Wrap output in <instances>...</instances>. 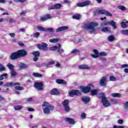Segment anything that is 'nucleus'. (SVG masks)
Returning a JSON list of instances; mask_svg holds the SVG:
<instances>
[{
  "instance_id": "64",
  "label": "nucleus",
  "mask_w": 128,
  "mask_h": 128,
  "mask_svg": "<svg viewBox=\"0 0 128 128\" xmlns=\"http://www.w3.org/2000/svg\"><path fill=\"white\" fill-rule=\"evenodd\" d=\"M28 110L29 112H34V110L32 108H28Z\"/></svg>"
},
{
  "instance_id": "50",
  "label": "nucleus",
  "mask_w": 128,
  "mask_h": 128,
  "mask_svg": "<svg viewBox=\"0 0 128 128\" xmlns=\"http://www.w3.org/2000/svg\"><path fill=\"white\" fill-rule=\"evenodd\" d=\"M2 70H6V68H4V65L0 64V72H2Z\"/></svg>"
},
{
  "instance_id": "17",
  "label": "nucleus",
  "mask_w": 128,
  "mask_h": 128,
  "mask_svg": "<svg viewBox=\"0 0 128 128\" xmlns=\"http://www.w3.org/2000/svg\"><path fill=\"white\" fill-rule=\"evenodd\" d=\"M52 18V16L50 14H46L45 16H42L40 17V20L42 22H45V20H50Z\"/></svg>"
},
{
  "instance_id": "5",
  "label": "nucleus",
  "mask_w": 128,
  "mask_h": 128,
  "mask_svg": "<svg viewBox=\"0 0 128 128\" xmlns=\"http://www.w3.org/2000/svg\"><path fill=\"white\" fill-rule=\"evenodd\" d=\"M106 14L108 16H112V14L110 12L106 10H98L94 13V16H96V14Z\"/></svg>"
},
{
  "instance_id": "57",
  "label": "nucleus",
  "mask_w": 128,
  "mask_h": 128,
  "mask_svg": "<svg viewBox=\"0 0 128 128\" xmlns=\"http://www.w3.org/2000/svg\"><path fill=\"white\" fill-rule=\"evenodd\" d=\"M9 36H10L11 38H14V36H16V34H14V33H10L9 34Z\"/></svg>"
},
{
  "instance_id": "25",
  "label": "nucleus",
  "mask_w": 128,
  "mask_h": 128,
  "mask_svg": "<svg viewBox=\"0 0 128 128\" xmlns=\"http://www.w3.org/2000/svg\"><path fill=\"white\" fill-rule=\"evenodd\" d=\"M128 21H123L121 22V26L122 28H128Z\"/></svg>"
},
{
  "instance_id": "23",
  "label": "nucleus",
  "mask_w": 128,
  "mask_h": 128,
  "mask_svg": "<svg viewBox=\"0 0 128 128\" xmlns=\"http://www.w3.org/2000/svg\"><path fill=\"white\" fill-rule=\"evenodd\" d=\"M62 48V45H60V44L58 45V48L57 49L58 52V54H62V52H64V50L62 48Z\"/></svg>"
},
{
  "instance_id": "27",
  "label": "nucleus",
  "mask_w": 128,
  "mask_h": 128,
  "mask_svg": "<svg viewBox=\"0 0 128 128\" xmlns=\"http://www.w3.org/2000/svg\"><path fill=\"white\" fill-rule=\"evenodd\" d=\"M80 53V51L78 49H74L71 52V54H74L75 56H76V54H79Z\"/></svg>"
},
{
  "instance_id": "24",
  "label": "nucleus",
  "mask_w": 128,
  "mask_h": 128,
  "mask_svg": "<svg viewBox=\"0 0 128 128\" xmlns=\"http://www.w3.org/2000/svg\"><path fill=\"white\" fill-rule=\"evenodd\" d=\"M42 108H50V106H54L52 105L48 104V102H44L42 104Z\"/></svg>"
},
{
  "instance_id": "40",
  "label": "nucleus",
  "mask_w": 128,
  "mask_h": 128,
  "mask_svg": "<svg viewBox=\"0 0 128 128\" xmlns=\"http://www.w3.org/2000/svg\"><path fill=\"white\" fill-rule=\"evenodd\" d=\"M32 76H36V78H42V74L36 72H34L32 74Z\"/></svg>"
},
{
  "instance_id": "18",
  "label": "nucleus",
  "mask_w": 128,
  "mask_h": 128,
  "mask_svg": "<svg viewBox=\"0 0 128 128\" xmlns=\"http://www.w3.org/2000/svg\"><path fill=\"white\" fill-rule=\"evenodd\" d=\"M66 30H68V26H63L59 27L56 30V32H60Z\"/></svg>"
},
{
  "instance_id": "22",
  "label": "nucleus",
  "mask_w": 128,
  "mask_h": 128,
  "mask_svg": "<svg viewBox=\"0 0 128 128\" xmlns=\"http://www.w3.org/2000/svg\"><path fill=\"white\" fill-rule=\"evenodd\" d=\"M6 86H20V83L6 82Z\"/></svg>"
},
{
  "instance_id": "28",
  "label": "nucleus",
  "mask_w": 128,
  "mask_h": 128,
  "mask_svg": "<svg viewBox=\"0 0 128 128\" xmlns=\"http://www.w3.org/2000/svg\"><path fill=\"white\" fill-rule=\"evenodd\" d=\"M25 68H28V66L24 63H20L19 65L20 70H24Z\"/></svg>"
},
{
  "instance_id": "1",
  "label": "nucleus",
  "mask_w": 128,
  "mask_h": 128,
  "mask_svg": "<svg viewBox=\"0 0 128 128\" xmlns=\"http://www.w3.org/2000/svg\"><path fill=\"white\" fill-rule=\"evenodd\" d=\"M98 26V24L96 22H92L89 24H84L82 28L84 30H88V32L90 33L94 32H96V26Z\"/></svg>"
},
{
  "instance_id": "16",
  "label": "nucleus",
  "mask_w": 128,
  "mask_h": 128,
  "mask_svg": "<svg viewBox=\"0 0 128 128\" xmlns=\"http://www.w3.org/2000/svg\"><path fill=\"white\" fill-rule=\"evenodd\" d=\"M50 110H54V106H51L50 107L44 108L43 109V112L46 114H48Z\"/></svg>"
},
{
  "instance_id": "58",
  "label": "nucleus",
  "mask_w": 128,
  "mask_h": 128,
  "mask_svg": "<svg viewBox=\"0 0 128 128\" xmlns=\"http://www.w3.org/2000/svg\"><path fill=\"white\" fill-rule=\"evenodd\" d=\"M26 14V11L24 10V11H22L20 13V16H24V14Z\"/></svg>"
},
{
  "instance_id": "48",
  "label": "nucleus",
  "mask_w": 128,
  "mask_h": 128,
  "mask_svg": "<svg viewBox=\"0 0 128 128\" xmlns=\"http://www.w3.org/2000/svg\"><path fill=\"white\" fill-rule=\"evenodd\" d=\"M58 48V46H54L50 48V50H56Z\"/></svg>"
},
{
  "instance_id": "21",
  "label": "nucleus",
  "mask_w": 128,
  "mask_h": 128,
  "mask_svg": "<svg viewBox=\"0 0 128 128\" xmlns=\"http://www.w3.org/2000/svg\"><path fill=\"white\" fill-rule=\"evenodd\" d=\"M82 100L85 104H88V102H90V98L88 96H84L82 98Z\"/></svg>"
},
{
  "instance_id": "26",
  "label": "nucleus",
  "mask_w": 128,
  "mask_h": 128,
  "mask_svg": "<svg viewBox=\"0 0 128 128\" xmlns=\"http://www.w3.org/2000/svg\"><path fill=\"white\" fill-rule=\"evenodd\" d=\"M50 94L52 95L56 96L58 94V91L56 88H54L50 91Z\"/></svg>"
},
{
  "instance_id": "29",
  "label": "nucleus",
  "mask_w": 128,
  "mask_h": 128,
  "mask_svg": "<svg viewBox=\"0 0 128 128\" xmlns=\"http://www.w3.org/2000/svg\"><path fill=\"white\" fill-rule=\"evenodd\" d=\"M58 40H60V38H54L52 39H50L49 40L50 42H52L53 44H56V42H58Z\"/></svg>"
},
{
  "instance_id": "13",
  "label": "nucleus",
  "mask_w": 128,
  "mask_h": 128,
  "mask_svg": "<svg viewBox=\"0 0 128 128\" xmlns=\"http://www.w3.org/2000/svg\"><path fill=\"white\" fill-rule=\"evenodd\" d=\"M88 4H90V1H85L81 3L79 2L76 4V6H79L80 8L86 6H88Z\"/></svg>"
},
{
  "instance_id": "15",
  "label": "nucleus",
  "mask_w": 128,
  "mask_h": 128,
  "mask_svg": "<svg viewBox=\"0 0 128 128\" xmlns=\"http://www.w3.org/2000/svg\"><path fill=\"white\" fill-rule=\"evenodd\" d=\"M106 76H103L100 79V84L101 86H106Z\"/></svg>"
},
{
  "instance_id": "7",
  "label": "nucleus",
  "mask_w": 128,
  "mask_h": 128,
  "mask_svg": "<svg viewBox=\"0 0 128 128\" xmlns=\"http://www.w3.org/2000/svg\"><path fill=\"white\" fill-rule=\"evenodd\" d=\"M62 104H63L64 108V110H66L67 112H68L70 110V101L68 100H65L62 102Z\"/></svg>"
},
{
  "instance_id": "35",
  "label": "nucleus",
  "mask_w": 128,
  "mask_h": 128,
  "mask_svg": "<svg viewBox=\"0 0 128 128\" xmlns=\"http://www.w3.org/2000/svg\"><path fill=\"white\" fill-rule=\"evenodd\" d=\"M112 96L113 98H120L122 96V95L118 93H114L112 94Z\"/></svg>"
},
{
  "instance_id": "38",
  "label": "nucleus",
  "mask_w": 128,
  "mask_h": 128,
  "mask_svg": "<svg viewBox=\"0 0 128 128\" xmlns=\"http://www.w3.org/2000/svg\"><path fill=\"white\" fill-rule=\"evenodd\" d=\"M14 108L15 110H22V106L17 105L14 106Z\"/></svg>"
},
{
  "instance_id": "52",
  "label": "nucleus",
  "mask_w": 128,
  "mask_h": 128,
  "mask_svg": "<svg viewBox=\"0 0 128 128\" xmlns=\"http://www.w3.org/2000/svg\"><path fill=\"white\" fill-rule=\"evenodd\" d=\"M117 124H124V120L122 119L118 120L117 121Z\"/></svg>"
},
{
  "instance_id": "14",
  "label": "nucleus",
  "mask_w": 128,
  "mask_h": 128,
  "mask_svg": "<svg viewBox=\"0 0 128 128\" xmlns=\"http://www.w3.org/2000/svg\"><path fill=\"white\" fill-rule=\"evenodd\" d=\"M10 58H11L12 60H18V58H20L18 51L11 54L10 56Z\"/></svg>"
},
{
  "instance_id": "54",
  "label": "nucleus",
  "mask_w": 128,
  "mask_h": 128,
  "mask_svg": "<svg viewBox=\"0 0 128 128\" xmlns=\"http://www.w3.org/2000/svg\"><path fill=\"white\" fill-rule=\"evenodd\" d=\"M8 22L10 23V24H12V22H16V20H14V18H10L9 20H8Z\"/></svg>"
},
{
  "instance_id": "9",
  "label": "nucleus",
  "mask_w": 128,
  "mask_h": 128,
  "mask_svg": "<svg viewBox=\"0 0 128 128\" xmlns=\"http://www.w3.org/2000/svg\"><path fill=\"white\" fill-rule=\"evenodd\" d=\"M69 96L72 98L74 96H80L82 92L78 90H72L68 92Z\"/></svg>"
},
{
  "instance_id": "47",
  "label": "nucleus",
  "mask_w": 128,
  "mask_h": 128,
  "mask_svg": "<svg viewBox=\"0 0 128 128\" xmlns=\"http://www.w3.org/2000/svg\"><path fill=\"white\" fill-rule=\"evenodd\" d=\"M118 10H126V7H124V6H118Z\"/></svg>"
},
{
  "instance_id": "49",
  "label": "nucleus",
  "mask_w": 128,
  "mask_h": 128,
  "mask_svg": "<svg viewBox=\"0 0 128 128\" xmlns=\"http://www.w3.org/2000/svg\"><path fill=\"white\" fill-rule=\"evenodd\" d=\"M54 29L52 28H46L45 32H54Z\"/></svg>"
},
{
  "instance_id": "11",
  "label": "nucleus",
  "mask_w": 128,
  "mask_h": 128,
  "mask_svg": "<svg viewBox=\"0 0 128 128\" xmlns=\"http://www.w3.org/2000/svg\"><path fill=\"white\" fill-rule=\"evenodd\" d=\"M17 52L18 53V56H19V58H24L28 54V52H26V51L24 50H19L17 51Z\"/></svg>"
},
{
  "instance_id": "31",
  "label": "nucleus",
  "mask_w": 128,
  "mask_h": 128,
  "mask_svg": "<svg viewBox=\"0 0 128 128\" xmlns=\"http://www.w3.org/2000/svg\"><path fill=\"white\" fill-rule=\"evenodd\" d=\"M10 74L11 76H12V78H14V76H16L18 74L16 73V70H11Z\"/></svg>"
},
{
  "instance_id": "60",
  "label": "nucleus",
  "mask_w": 128,
  "mask_h": 128,
  "mask_svg": "<svg viewBox=\"0 0 128 128\" xmlns=\"http://www.w3.org/2000/svg\"><path fill=\"white\" fill-rule=\"evenodd\" d=\"M64 4H70V0H64Z\"/></svg>"
},
{
  "instance_id": "19",
  "label": "nucleus",
  "mask_w": 128,
  "mask_h": 128,
  "mask_svg": "<svg viewBox=\"0 0 128 128\" xmlns=\"http://www.w3.org/2000/svg\"><path fill=\"white\" fill-rule=\"evenodd\" d=\"M79 70H90V67L86 64H82L78 66Z\"/></svg>"
},
{
  "instance_id": "20",
  "label": "nucleus",
  "mask_w": 128,
  "mask_h": 128,
  "mask_svg": "<svg viewBox=\"0 0 128 128\" xmlns=\"http://www.w3.org/2000/svg\"><path fill=\"white\" fill-rule=\"evenodd\" d=\"M65 120L68 122L70 124H76V121H74V120L72 118H65Z\"/></svg>"
},
{
  "instance_id": "43",
  "label": "nucleus",
  "mask_w": 128,
  "mask_h": 128,
  "mask_svg": "<svg viewBox=\"0 0 128 128\" xmlns=\"http://www.w3.org/2000/svg\"><path fill=\"white\" fill-rule=\"evenodd\" d=\"M54 6L55 8V10L56 9H60V8H62V5L60 4H54Z\"/></svg>"
},
{
  "instance_id": "46",
  "label": "nucleus",
  "mask_w": 128,
  "mask_h": 128,
  "mask_svg": "<svg viewBox=\"0 0 128 128\" xmlns=\"http://www.w3.org/2000/svg\"><path fill=\"white\" fill-rule=\"evenodd\" d=\"M110 80V82H116V78L114 76H110L109 78Z\"/></svg>"
},
{
  "instance_id": "3",
  "label": "nucleus",
  "mask_w": 128,
  "mask_h": 128,
  "mask_svg": "<svg viewBox=\"0 0 128 128\" xmlns=\"http://www.w3.org/2000/svg\"><path fill=\"white\" fill-rule=\"evenodd\" d=\"M99 98H102V102L104 106L107 108V106H110V102L106 100V96L104 93H100L99 94Z\"/></svg>"
},
{
  "instance_id": "32",
  "label": "nucleus",
  "mask_w": 128,
  "mask_h": 128,
  "mask_svg": "<svg viewBox=\"0 0 128 128\" xmlns=\"http://www.w3.org/2000/svg\"><path fill=\"white\" fill-rule=\"evenodd\" d=\"M92 96H96L98 92V90H92L90 91Z\"/></svg>"
},
{
  "instance_id": "45",
  "label": "nucleus",
  "mask_w": 128,
  "mask_h": 128,
  "mask_svg": "<svg viewBox=\"0 0 128 128\" xmlns=\"http://www.w3.org/2000/svg\"><path fill=\"white\" fill-rule=\"evenodd\" d=\"M15 90H24V88L20 86H16Z\"/></svg>"
},
{
  "instance_id": "55",
  "label": "nucleus",
  "mask_w": 128,
  "mask_h": 128,
  "mask_svg": "<svg viewBox=\"0 0 128 128\" xmlns=\"http://www.w3.org/2000/svg\"><path fill=\"white\" fill-rule=\"evenodd\" d=\"M128 68V64H124L121 66V68Z\"/></svg>"
},
{
  "instance_id": "34",
  "label": "nucleus",
  "mask_w": 128,
  "mask_h": 128,
  "mask_svg": "<svg viewBox=\"0 0 128 128\" xmlns=\"http://www.w3.org/2000/svg\"><path fill=\"white\" fill-rule=\"evenodd\" d=\"M56 82L57 84H66V82H64V80H60V79L57 80H56Z\"/></svg>"
},
{
  "instance_id": "42",
  "label": "nucleus",
  "mask_w": 128,
  "mask_h": 128,
  "mask_svg": "<svg viewBox=\"0 0 128 128\" xmlns=\"http://www.w3.org/2000/svg\"><path fill=\"white\" fill-rule=\"evenodd\" d=\"M120 32L122 34H124L125 36H128V30H121Z\"/></svg>"
},
{
  "instance_id": "4",
  "label": "nucleus",
  "mask_w": 128,
  "mask_h": 128,
  "mask_svg": "<svg viewBox=\"0 0 128 128\" xmlns=\"http://www.w3.org/2000/svg\"><path fill=\"white\" fill-rule=\"evenodd\" d=\"M94 86L92 84H90L86 86H81L80 87V90L82 91V92L84 94H88L92 88H94Z\"/></svg>"
},
{
  "instance_id": "2",
  "label": "nucleus",
  "mask_w": 128,
  "mask_h": 128,
  "mask_svg": "<svg viewBox=\"0 0 128 128\" xmlns=\"http://www.w3.org/2000/svg\"><path fill=\"white\" fill-rule=\"evenodd\" d=\"M92 52L94 54H90V56L94 58H98V56H108V53L106 52H101L98 53V50L96 49H94Z\"/></svg>"
},
{
  "instance_id": "61",
  "label": "nucleus",
  "mask_w": 128,
  "mask_h": 128,
  "mask_svg": "<svg viewBox=\"0 0 128 128\" xmlns=\"http://www.w3.org/2000/svg\"><path fill=\"white\" fill-rule=\"evenodd\" d=\"M81 118H86V114L82 113L81 114Z\"/></svg>"
},
{
  "instance_id": "56",
  "label": "nucleus",
  "mask_w": 128,
  "mask_h": 128,
  "mask_svg": "<svg viewBox=\"0 0 128 128\" xmlns=\"http://www.w3.org/2000/svg\"><path fill=\"white\" fill-rule=\"evenodd\" d=\"M113 128H124V126H114Z\"/></svg>"
},
{
  "instance_id": "51",
  "label": "nucleus",
  "mask_w": 128,
  "mask_h": 128,
  "mask_svg": "<svg viewBox=\"0 0 128 128\" xmlns=\"http://www.w3.org/2000/svg\"><path fill=\"white\" fill-rule=\"evenodd\" d=\"M128 102L124 104V110H128Z\"/></svg>"
},
{
  "instance_id": "44",
  "label": "nucleus",
  "mask_w": 128,
  "mask_h": 128,
  "mask_svg": "<svg viewBox=\"0 0 128 128\" xmlns=\"http://www.w3.org/2000/svg\"><path fill=\"white\" fill-rule=\"evenodd\" d=\"M40 32H36L34 33L33 36L35 38H38V36H40Z\"/></svg>"
},
{
  "instance_id": "8",
  "label": "nucleus",
  "mask_w": 128,
  "mask_h": 128,
  "mask_svg": "<svg viewBox=\"0 0 128 128\" xmlns=\"http://www.w3.org/2000/svg\"><path fill=\"white\" fill-rule=\"evenodd\" d=\"M34 86L38 90H44V83L42 82H36L34 84Z\"/></svg>"
},
{
  "instance_id": "39",
  "label": "nucleus",
  "mask_w": 128,
  "mask_h": 128,
  "mask_svg": "<svg viewBox=\"0 0 128 128\" xmlns=\"http://www.w3.org/2000/svg\"><path fill=\"white\" fill-rule=\"evenodd\" d=\"M109 42H114V36L113 35L110 36L108 38Z\"/></svg>"
},
{
  "instance_id": "33",
  "label": "nucleus",
  "mask_w": 128,
  "mask_h": 128,
  "mask_svg": "<svg viewBox=\"0 0 128 128\" xmlns=\"http://www.w3.org/2000/svg\"><path fill=\"white\" fill-rule=\"evenodd\" d=\"M4 78H8V74L4 73L0 76V80H4Z\"/></svg>"
},
{
  "instance_id": "30",
  "label": "nucleus",
  "mask_w": 128,
  "mask_h": 128,
  "mask_svg": "<svg viewBox=\"0 0 128 128\" xmlns=\"http://www.w3.org/2000/svg\"><path fill=\"white\" fill-rule=\"evenodd\" d=\"M102 30L104 32H110V28L108 27H104L103 28H102Z\"/></svg>"
},
{
  "instance_id": "53",
  "label": "nucleus",
  "mask_w": 128,
  "mask_h": 128,
  "mask_svg": "<svg viewBox=\"0 0 128 128\" xmlns=\"http://www.w3.org/2000/svg\"><path fill=\"white\" fill-rule=\"evenodd\" d=\"M48 10H56V8H54V5H52V6H50L48 8Z\"/></svg>"
},
{
  "instance_id": "59",
  "label": "nucleus",
  "mask_w": 128,
  "mask_h": 128,
  "mask_svg": "<svg viewBox=\"0 0 128 128\" xmlns=\"http://www.w3.org/2000/svg\"><path fill=\"white\" fill-rule=\"evenodd\" d=\"M100 59L103 62H106V58L104 57H100Z\"/></svg>"
},
{
  "instance_id": "12",
  "label": "nucleus",
  "mask_w": 128,
  "mask_h": 128,
  "mask_svg": "<svg viewBox=\"0 0 128 128\" xmlns=\"http://www.w3.org/2000/svg\"><path fill=\"white\" fill-rule=\"evenodd\" d=\"M32 54L34 56V58L33 60L34 62H38V56H40V53L38 51H34L32 52Z\"/></svg>"
},
{
  "instance_id": "62",
  "label": "nucleus",
  "mask_w": 128,
  "mask_h": 128,
  "mask_svg": "<svg viewBox=\"0 0 128 128\" xmlns=\"http://www.w3.org/2000/svg\"><path fill=\"white\" fill-rule=\"evenodd\" d=\"M55 66H56V68H60V63L57 62Z\"/></svg>"
},
{
  "instance_id": "63",
  "label": "nucleus",
  "mask_w": 128,
  "mask_h": 128,
  "mask_svg": "<svg viewBox=\"0 0 128 128\" xmlns=\"http://www.w3.org/2000/svg\"><path fill=\"white\" fill-rule=\"evenodd\" d=\"M6 0H0V4H6Z\"/></svg>"
},
{
  "instance_id": "37",
  "label": "nucleus",
  "mask_w": 128,
  "mask_h": 128,
  "mask_svg": "<svg viewBox=\"0 0 128 128\" xmlns=\"http://www.w3.org/2000/svg\"><path fill=\"white\" fill-rule=\"evenodd\" d=\"M7 66L10 70H13L14 68V66L12 64L10 63H8L7 64Z\"/></svg>"
},
{
  "instance_id": "10",
  "label": "nucleus",
  "mask_w": 128,
  "mask_h": 128,
  "mask_svg": "<svg viewBox=\"0 0 128 128\" xmlns=\"http://www.w3.org/2000/svg\"><path fill=\"white\" fill-rule=\"evenodd\" d=\"M37 46L40 50H48V44H46V43L42 42V44H38Z\"/></svg>"
},
{
  "instance_id": "41",
  "label": "nucleus",
  "mask_w": 128,
  "mask_h": 128,
  "mask_svg": "<svg viewBox=\"0 0 128 128\" xmlns=\"http://www.w3.org/2000/svg\"><path fill=\"white\" fill-rule=\"evenodd\" d=\"M36 28L38 30H42V32H46V28L42 26H37Z\"/></svg>"
},
{
  "instance_id": "6",
  "label": "nucleus",
  "mask_w": 128,
  "mask_h": 128,
  "mask_svg": "<svg viewBox=\"0 0 128 128\" xmlns=\"http://www.w3.org/2000/svg\"><path fill=\"white\" fill-rule=\"evenodd\" d=\"M109 24L113 26L114 30H116V22L114 20H111L110 22H104L102 24V26H108Z\"/></svg>"
},
{
  "instance_id": "36",
  "label": "nucleus",
  "mask_w": 128,
  "mask_h": 128,
  "mask_svg": "<svg viewBox=\"0 0 128 128\" xmlns=\"http://www.w3.org/2000/svg\"><path fill=\"white\" fill-rule=\"evenodd\" d=\"M72 18L74 20H80V14H76L72 16Z\"/></svg>"
}]
</instances>
